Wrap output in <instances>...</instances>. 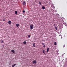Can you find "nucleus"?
<instances>
[{"label":"nucleus","mask_w":67,"mask_h":67,"mask_svg":"<svg viewBox=\"0 0 67 67\" xmlns=\"http://www.w3.org/2000/svg\"><path fill=\"white\" fill-rule=\"evenodd\" d=\"M3 21H5V20H3Z\"/></svg>","instance_id":"obj_26"},{"label":"nucleus","mask_w":67,"mask_h":67,"mask_svg":"<svg viewBox=\"0 0 67 67\" xmlns=\"http://www.w3.org/2000/svg\"><path fill=\"white\" fill-rule=\"evenodd\" d=\"M30 28L31 30H33V28H34V26L33 25H31L30 26Z\"/></svg>","instance_id":"obj_1"},{"label":"nucleus","mask_w":67,"mask_h":67,"mask_svg":"<svg viewBox=\"0 0 67 67\" xmlns=\"http://www.w3.org/2000/svg\"><path fill=\"white\" fill-rule=\"evenodd\" d=\"M43 47H45V45H44Z\"/></svg>","instance_id":"obj_25"},{"label":"nucleus","mask_w":67,"mask_h":67,"mask_svg":"<svg viewBox=\"0 0 67 67\" xmlns=\"http://www.w3.org/2000/svg\"><path fill=\"white\" fill-rule=\"evenodd\" d=\"M28 37H30V35H28Z\"/></svg>","instance_id":"obj_18"},{"label":"nucleus","mask_w":67,"mask_h":67,"mask_svg":"<svg viewBox=\"0 0 67 67\" xmlns=\"http://www.w3.org/2000/svg\"><path fill=\"white\" fill-rule=\"evenodd\" d=\"M42 44L43 45H44V43H42Z\"/></svg>","instance_id":"obj_24"},{"label":"nucleus","mask_w":67,"mask_h":67,"mask_svg":"<svg viewBox=\"0 0 67 67\" xmlns=\"http://www.w3.org/2000/svg\"><path fill=\"white\" fill-rule=\"evenodd\" d=\"M42 9H45V7H44V6H42Z\"/></svg>","instance_id":"obj_13"},{"label":"nucleus","mask_w":67,"mask_h":67,"mask_svg":"<svg viewBox=\"0 0 67 67\" xmlns=\"http://www.w3.org/2000/svg\"><path fill=\"white\" fill-rule=\"evenodd\" d=\"M42 52H43V53H44V54H45V52H45V50H42Z\"/></svg>","instance_id":"obj_10"},{"label":"nucleus","mask_w":67,"mask_h":67,"mask_svg":"<svg viewBox=\"0 0 67 67\" xmlns=\"http://www.w3.org/2000/svg\"><path fill=\"white\" fill-rule=\"evenodd\" d=\"M54 27H56V25H55V24H54Z\"/></svg>","instance_id":"obj_20"},{"label":"nucleus","mask_w":67,"mask_h":67,"mask_svg":"<svg viewBox=\"0 0 67 67\" xmlns=\"http://www.w3.org/2000/svg\"><path fill=\"white\" fill-rule=\"evenodd\" d=\"M23 4L24 5H25V4H26V3H25V1H24L23 2Z\"/></svg>","instance_id":"obj_11"},{"label":"nucleus","mask_w":67,"mask_h":67,"mask_svg":"<svg viewBox=\"0 0 67 67\" xmlns=\"http://www.w3.org/2000/svg\"><path fill=\"white\" fill-rule=\"evenodd\" d=\"M15 14H17V11H15Z\"/></svg>","instance_id":"obj_17"},{"label":"nucleus","mask_w":67,"mask_h":67,"mask_svg":"<svg viewBox=\"0 0 67 67\" xmlns=\"http://www.w3.org/2000/svg\"><path fill=\"white\" fill-rule=\"evenodd\" d=\"M32 45L34 47H35V43H33Z\"/></svg>","instance_id":"obj_9"},{"label":"nucleus","mask_w":67,"mask_h":67,"mask_svg":"<svg viewBox=\"0 0 67 67\" xmlns=\"http://www.w3.org/2000/svg\"><path fill=\"white\" fill-rule=\"evenodd\" d=\"M48 51H49V48H47V50L46 52H48Z\"/></svg>","instance_id":"obj_12"},{"label":"nucleus","mask_w":67,"mask_h":67,"mask_svg":"<svg viewBox=\"0 0 67 67\" xmlns=\"http://www.w3.org/2000/svg\"><path fill=\"white\" fill-rule=\"evenodd\" d=\"M3 42L4 41H3V40H0V42L1 43H4Z\"/></svg>","instance_id":"obj_3"},{"label":"nucleus","mask_w":67,"mask_h":67,"mask_svg":"<svg viewBox=\"0 0 67 67\" xmlns=\"http://www.w3.org/2000/svg\"><path fill=\"white\" fill-rule=\"evenodd\" d=\"M12 67H14V65H13Z\"/></svg>","instance_id":"obj_21"},{"label":"nucleus","mask_w":67,"mask_h":67,"mask_svg":"<svg viewBox=\"0 0 67 67\" xmlns=\"http://www.w3.org/2000/svg\"><path fill=\"white\" fill-rule=\"evenodd\" d=\"M32 63L34 64H35V63H36V61L35 60H34V61H32Z\"/></svg>","instance_id":"obj_2"},{"label":"nucleus","mask_w":67,"mask_h":67,"mask_svg":"<svg viewBox=\"0 0 67 67\" xmlns=\"http://www.w3.org/2000/svg\"><path fill=\"white\" fill-rule=\"evenodd\" d=\"M39 3L40 4V5H41V2H39Z\"/></svg>","instance_id":"obj_16"},{"label":"nucleus","mask_w":67,"mask_h":67,"mask_svg":"<svg viewBox=\"0 0 67 67\" xmlns=\"http://www.w3.org/2000/svg\"><path fill=\"white\" fill-rule=\"evenodd\" d=\"M8 23L9 24H11V21H9L8 22Z\"/></svg>","instance_id":"obj_4"},{"label":"nucleus","mask_w":67,"mask_h":67,"mask_svg":"<svg viewBox=\"0 0 67 67\" xmlns=\"http://www.w3.org/2000/svg\"><path fill=\"white\" fill-rule=\"evenodd\" d=\"M64 46H63V47H65V45L64 44Z\"/></svg>","instance_id":"obj_22"},{"label":"nucleus","mask_w":67,"mask_h":67,"mask_svg":"<svg viewBox=\"0 0 67 67\" xmlns=\"http://www.w3.org/2000/svg\"><path fill=\"white\" fill-rule=\"evenodd\" d=\"M13 65H14V66H16V64H14Z\"/></svg>","instance_id":"obj_23"},{"label":"nucleus","mask_w":67,"mask_h":67,"mask_svg":"<svg viewBox=\"0 0 67 67\" xmlns=\"http://www.w3.org/2000/svg\"><path fill=\"white\" fill-rule=\"evenodd\" d=\"M11 52H12V53H15V51L13 50H12Z\"/></svg>","instance_id":"obj_6"},{"label":"nucleus","mask_w":67,"mask_h":67,"mask_svg":"<svg viewBox=\"0 0 67 67\" xmlns=\"http://www.w3.org/2000/svg\"><path fill=\"white\" fill-rule=\"evenodd\" d=\"M16 27H18L19 26V24H16Z\"/></svg>","instance_id":"obj_5"},{"label":"nucleus","mask_w":67,"mask_h":67,"mask_svg":"<svg viewBox=\"0 0 67 67\" xmlns=\"http://www.w3.org/2000/svg\"><path fill=\"white\" fill-rule=\"evenodd\" d=\"M23 44H26V41H24L23 42Z\"/></svg>","instance_id":"obj_7"},{"label":"nucleus","mask_w":67,"mask_h":67,"mask_svg":"<svg viewBox=\"0 0 67 67\" xmlns=\"http://www.w3.org/2000/svg\"><path fill=\"white\" fill-rule=\"evenodd\" d=\"M63 24H65V26H66V23H63Z\"/></svg>","instance_id":"obj_15"},{"label":"nucleus","mask_w":67,"mask_h":67,"mask_svg":"<svg viewBox=\"0 0 67 67\" xmlns=\"http://www.w3.org/2000/svg\"><path fill=\"white\" fill-rule=\"evenodd\" d=\"M55 27L56 31H57V27Z\"/></svg>","instance_id":"obj_14"},{"label":"nucleus","mask_w":67,"mask_h":67,"mask_svg":"<svg viewBox=\"0 0 67 67\" xmlns=\"http://www.w3.org/2000/svg\"><path fill=\"white\" fill-rule=\"evenodd\" d=\"M23 12H25V10H23Z\"/></svg>","instance_id":"obj_19"},{"label":"nucleus","mask_w":67,"mask_h":67,"mask_svg":"<svg viewBox=\"0 0 67 67\" xmlns=\"http://www.w3.org/2000/svg\"><path fill=\"white\" fill-rule=\"evenodd\" d=\"M54 45H56V44H57L56 42H54Z\"/></svg>","instance_id":"obj_8"},{"label":"nucleus","mask_w":67,"mask_h":67,"mask_svg":"<svg viewBox=\"0 0 67 67\" xmlns=\"http://www.w3.org/2000/svg\"><path fill=\"white\" fill-rule=\"evenodd\" d=\"M43 41H44V40H43Z\"/></svg>","instance_id":"obj_27"}]
</instances>
